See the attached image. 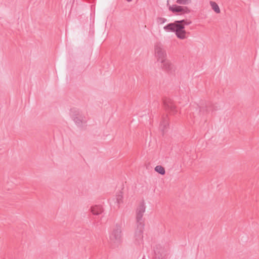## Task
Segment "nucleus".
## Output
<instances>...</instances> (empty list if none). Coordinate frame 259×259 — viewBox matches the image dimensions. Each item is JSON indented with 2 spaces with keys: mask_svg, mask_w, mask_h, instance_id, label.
Returning a JSON list of instances; mask_svg holds the SVG:
<instances>
[{
  "mask_svg": "<svg viewBox=\"0 0 259 259\" xmlns=\"http://www.w3.org/2000/svg\"><path fill=\"white\" fill-rule=\"evenodd\" d=\"M191 23V21L182 20L176 21L165 25L163 29L166 31L175 32L178 38L184 39L187 38V32L185 30V26L189 25Z\"/></svg>",
  "mask_w": 259,
  "mask_h": 259,
  "instance_id": "f257e3e1",
  "label": "nucleus"
},
{
  "mask_svg": "<svg viewBox=\"0 0 259 259\" xmlns=\"http://www.w3.org/2000/svg\"><path fill=\"white\" fill-rule=\"evenodd\" d=\"M110 241L113 247L118 246L122 241L121 226L116 224L109 235Z\"/></svg>",
  "mask_w": 259,
  "mask_h": 259,
  "instance_id": "f03ea898",
  "label": "nucleus"
},
{
  "mask_svg": "<svg viewBox=\"0 0 259 259\" xmlns=\"http://www.w3.org/2000/svg\"><path fill=\"white\" fill-rule=\"evenodd\" d=\"M154 55L158 63L167 59L166 50L164 46L160 42H156L154 45Z\"/></svg>",
  "mask_w": 259,
  "mask_h": 259,
  "instance_id": "7ed1b4c3",
  "label": "nucleus"
},
{
  "mask_svg": "<svg viewBox=\"0 0 259 259\" xmlns=\"http://www.w3.org/2000/svg\"><path fill=\"white\" fill-rule=\"evenodd\" d=\"M72 118L74 122L77 126L81 127L86 122V119L82 113L77 109L72 110Z\"/></svg>",
  "mask_w": 259,
  "mask_h": 259,
  "instance_id": "20e7f679",
  "label": "nucleus"
},
{
  "mask_svg": "<svg viewBox=\"0 0 259 259\" xmlns=\"http://www.w3.org/2000/svg\"><path fill=\"white\" fill-rule=\"evenodd\" d=\"M146 207L144 202H142L137 207L136 214V224H144V221L143 219V216L145 212Z\"/></svg>",
  "mask_w": 259,
  "mask_h": 259,
  "instance_id": "39448f33",
  "label": "nucleus"
},
{
  "mask_svg": "<svg viewBox=\"0 0 259 259\" xmlns=\"http://www.w3.org/2000/svg\"><path fill=\"white\" fill-rule=\"evenodd\" d=\"M167 5L168 6V9L172 13L181 12L183 14H188L190 12V10L187 7L177 6L174 5L172 6L169 5V1H167Z\"/></svg>",
  "mask_w": 259,
  "mask_h": 259,
  "instance_id": "423d86ee",
  "label": "nucleus"
},
{
  "mask_svg": "<svg viewBox=\"0 0 259 259\" xmlns=\"http://www.w3.org/2000/svg\"><path fill=\"white\" fill-rule=\"evenodd\" d=\"M159 63H160L159 65L160 67L168 73H171L175 71V66L169 60H167V59L159 62Z\"/></svg>",
  "mask_w": 259,
  "mask_h": 259,
  "instance_id": "0eeeda50",
  "label": "nucleus"
},
{
  "mask_svg": "<svg viewBox=\"0 0 259 259\" xmlns=\"http://www.w3.org/2000/svg\"><path fill=\"white\" fill-rule=\"evenodd\" d=\"M144 225V224H142L141 225L140 224H137V229L135 233V239L139 243H140L143 240Z\"/></svg>",
  "mask_w": 259,
  "mask_h": 259,
  "instance_id": "6e6552de",
  "label": "nucleus"
},
{
  "mask_svg": "<svg viewBox=\"0 0 259 259\" xmlns=\"http://www.w3.org/2000/svg\"><path fill=\"white\" fill-rule=\"evenodd\" d=\"M163 105L166 110H168L173 113L176 111L175 105L170 99L165 100L163 101Z\"/></svg>",
  "mask_w": 259,
  "mask_h": 259,
  "instance_id": "1a4fd4ad",
  "label": "nucleus"
},
{
  "mask_svg": "<svg viewBox=\"0 0 259 259\" xmlns=\"http://www.w3.org/2000/svg\"><path fill=\"white\" fill-rule=\"evenodd\" d=\"M91 212L94 215L99 216L98 218L100 217L103 212L102 206L100 205H95L91 207Z\"/></svg>",
  "mask_w": 259,
  "mask_h": 259,
  "instance_id": "9d476101",
  "label": "nucleus"
},
{
  "mask_svg": "<svg viewBox=\"0 0 259 259\" xmlns=\"http://www.w3.org/2000/svg\"><path fill=\"white\" fill-rule=\"evenodd\" d=\"M168 126V121L167 116L163 117L160 125V129L163 134L166 133L167 131Z\"/></svg>",
  "mask_w": 259,
  "mask_h": 259,
  "instance_id": "9b49d317",
  "label": "nucleus"
},
{
  "mask_svg": "<svg viewBox=\"0 0 259 259\" xmlns=\"http://www.w3.org/2000/svg\"><path fill=\"white\" fill-rule=\"evenodd\" d=\"M123 196L121 192H119L116 195V200L114 199H113L110 201V204H112L113 203H116V207H119V205L120 203L122 202Z\"/></svg>",
  "mask_w": 259,
  "mask_h": 259,
  "instance_id": "f8f14e48",
  "label": "nucleus"
},
{
  "mask_svg": "<svg viewBox=\"0 0 259 259\" xmlns=\"http://www.w3.org/2000/svg\"><path fill=\"white\" fill-rule=\"evenodd\" d=\"M209 4H210V5L212 9L216 13L219 14V13H220V8H219V6L218 5V4L215 2H212V1H210Z\"/></svg>",
  "mask_w": 259,
  "mask_h": 259,
  "instance_id": "ddd939ff",
  "label": "nucleus"
},
{
  "mask_svg": "<svg viewBox=\"0 0 259 259\" xmlns=\"http://www.w3.org/2000/svg\"><path fill=\"white\" fill-rule=\"evenodd\" d=\"M155 170L158 173L163 175L165 173V169L161 165H157L155 167Z\"/></svg>",
  "mask_w": 259,
  "mask_h": 259,
  "instance_id": "4468645a",
  "label": "nucleus"
},
{
  "mask_svg": "<svg viewBox=\"0 0 259 259\" xmlns=\"http://www.w3.org/2000/svg\"><path fill=\"white\" fill-rule=\"evenodd\" d=\"M176 3L179 5H188L191 3V0H177Z\"/></svg>",
  "mask_w": 259,
  "mask_h": 259,
  "instance_id": "2eb2a0df",
  "label": "nucleus"
},
{
  "mask_svg": "<svg viewBox=\"0 0 259 259\" xmlns=\"http://www.w3.org/2000/svg\"><path fill=\"white\" fill-rule=\"evenodd\" d=\"M157 22L160 24H162L167 21V19L165 18L159 17L157 20Z\"/></svg>",
  "mask_w": 259,
  "mask_h": 259,
  "instance_id": "dca6fc26",
  "label": "nucleus"
},
{
  "mask_svg": "<svg viewBox=\"0 0 259 259\" xmlns=\"http://www.w3.org/2000/svg\"><path fill=\"white\" fill-rule=\"evenodd\" d=\"M128 2H131L132 0H126Z\"/></svg>",
  "mask_w": 259,
  "mask_h": 259,
  "instance_id": "f3484780",
  "label": "nucleus"
},
{
  "mask_svg": "<svg viewBox=\"0 0 259 259\" xmlns=\"http://www.w3.org/2000/svg\"><path fill=\"white\" fill-rule=\"evenodd\" d=\"M94 219L95 220H96V218H94ZM95 221L96 222V220H95Z\"/></svg>",
  "mask_w": 259,
  "mask_h": 259,
  "instance_id": "a211bd4d",
  "label": "nucleus"
}]
</instances>
